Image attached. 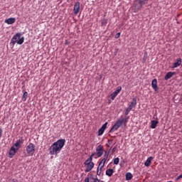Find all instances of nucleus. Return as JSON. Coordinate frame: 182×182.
I'll return each mask as SVG.
<instances>
[{
  "label": "nucleus",
  "mask_w": 182,
  "mask_h": 182,
  "mask_svg": "<svg viewBox=\"0 0 182 182\" xmlns=\"http://www.w3.org/2000/svg\"><path fill=\"white\" fill-rule=\"evenodd\" d=\"M182 60L181 58H178L176 60V62L173 63L172 68L174 69L176 68H178L181 65Z\"/></svg>",
  "instance_id": "9d476101"
},
{
  "label": "nucleus",
  "mask_w": 182,
  "mask_h": 182,
  "mask_svg": "<svg viewBox=\"0 0 182 182\" xmlns=\"http://www.w3.org/2000/svg\"><path fill=\"white\" fill-rule=\"evenodd\" d=\"M174 75H176V73H174V72H168L165 75L164 80H168V79H171V77H173V76H174Z\"/></svg>",
  "instance_id": "ddd939ff"
},
{
  "label": "nucleus",
  "mask_w": 182,
  "mask_h": 182,
  "mask_svg": "<svg viewBox=\"0 0 182 182\" xmlns=\"http://www.w3.org/2000/svg\"><path fill=\"white\" fill-rule=\"evenodd\" d=\"M21 144H23V139L20 138L11 147L9 152V157L12 159L15 154L18 152V150L21 149Z\"/></svg>",
  "instance_id": "f03ea898"
},
{
  "label": "nucleus",
  "mask_w": 182,
  "mask_h": 182,
  "mask_svg": "<svg viewBox=\"0 0 182 182\" xmlns=\"http://www.w3.org/2000/svg\"><path fill=\"white\" fill-rule=\"evenodd\" d=\"M127 122H129V117H126V118L121 117L109 130V133H113L114 132H116V130H118L119 127H120L122 124L126 126V124H127Z\"/></svg>",
  "instance_id": "7ed1b4c3"
},
{
  "label": "nucleus",
  "mask_w": 182,
  "mask_h": 182,
  "mask_svg": "<svg viewBox=\"0 0 182 182\" xmlns=\"http://www.w3.org/2000/svg\"><path fill=\"white\" fill-rule=\"evenodd\" d=\"M157 124H159V121L156 120H152L151 122V129H156V127H157Z\"/></svg>",
  "instance_id": "dca6fc26"
},
{
  "label": "nucleus",
  "mask_w": 182,
  "mask_h": 182,
  "mask_svg": "<svg viewBox=\"0 0 182 182\" xmlns=\"http://www.w3.org/2000/svg\"><path fill=\"white\" fill-rule=\"evenodd\" d=\"M119 161H120V159H119V157L115 158L114 159V164H116V165L119 164Z\"/></svg>",
  "instance_id": "c85d7f7f"
},
{
  "label": "nucleus",
  "mask_w": 182,
  "mask_h": 182,
  "mask_svg": "<svg viewBox=\"0 0 182 182\" xmlns=\"http://www.w3.org/2000/svg\"><path fill=\"white\" fill-rule=\"evenodd\" d=\"M114 56H116V55H117V51H115V52L114 53Z\"/></svg>",
  "instance_id": "ea45409f"
},
{
  "label": "nucleus",
  "mask_w": 182,
  "mask_h": 182,
  "mask_svg": "<svg viewBox=\"0 0 182 182\" xmlns=\"http://www.w3.org/2000/svg\"><path fill=\"white\" fill-rule=\"evenodd\" d=\"M118 38H120V33H117L115 35V39H118Z\"/></svg>",
  "instance_id": "72a5a7b5"
},
{
  "label": "nucleus",
  "mask_w": 182,
  "mask_h": 182,
  "mask_svg": "<svg viewBox=\"0 0 182 182\" xmlns=\"http://www.w3.org/2000/svg\"><path fill=\"white\" fill-rule=\"evenodd\" d=\"M23 42H25V37H21V38H18V40L17 41V44L22 45V43H23Z\"/></svg>",
  "instance_id": "aec40b11"
},
{
  "label": "nucleus",
  "mask_w": 182,
  "mask_h": 182,
  "mask_svg": "<svg viewBox=\"0 0 182 182\" xmlns=\"http://www.w3.org/2000/svg\"><path fill=\"white\" fill-rule=\"evenodd\" d=\"M114 92H115V93L119 95V93H120V92H122V87L121 86L117 87Z\"/></svg>",
  "instance_id": "393cba45"
},
{
  "label": "nucleus",
  "mask_w": 182,
  "mask_h": 182,
  "mask_svg": "<svg viewBox=\"0 0 182 182\" xmlns=\"http://www.w3.org/2000/svg\"><path fill=\"white\" fill-rule=\"evenodd\" d=\"M132 178H133V175L132 174V173L128 172L126 173V180L127 181H129V180H132Z\"/></svg>",
  "instance_id": "6ab92c4d"
},
{
  "label": "nucleus",
  "mask_w": 182,
  "mask_h": 182,
  "mask_svg": "<svg viewBox=\"0 0 182 182\" xmlns=\"http://www.w3.org/2000/svg\"><path fill=\"white\" fill-rule=\"evenodd\" d=\"M117 92H114L111 94V99L112 100H114V99H116V97L117 96Z\"/></svg>",
  "instance_id": "b1692460"
},
{
  "label": "nucleus",
  "mask_w": 182,
  "mask_h": 182,
  "mask_svg": "<svg viewBox=\"0 0 182 182\" xmlns=\"http://www.w3.org/2000/svg\"><path fill=\"white\" fill-rule=\"evenodd\" d=\"M113 173H114V171L112 168L106 171V175L108 176V177H112V176H113Z\"/></svg>",
  "instance_id": "f3484780"
},
{
  "label": "nucleus",
  "mask_w": 182,
  "mask_h": 182,
  "mask_svg": "<svg viewBox=\"0 0 182 182\" xmlns=\"http://www.w3.org/2000/svg\"><path fill=\"white\" fill-rule=\"evenodd\" d=\"M26 151L28 156H33V154H35V144L29 143L28 145L26 146Z\"/></svg>",
  "instance_id": "39448f33"
},
{
  "label": "nucleus",
  "mask_w": 182,
  "mask_h": 182,
  "mask_svg": "<svg viewBox=\"0 0 182 182\" xmlns=\"http://www.w3.org/2000/svg\"><path fill=\"white\" fill-rule=\"evenodd\" d=\"M26 99H28V92H24L22 97L23 102H26Z\"/></svg>",
  "instance_id": "4be33fe9"
},
{
  "label": "nucleus",
  "mask_w": 182,
  "mask_h": 182,
  "mask_svg": "<svg viewBox=\"0 0 182 182\" xmlns=\"http://www.w3.org/2000/svg\"><path fill=\"white\" fill-rule=\"evenodd\" d=\"M107 159H109V152H105V155H104V159L102 160H107Z\"/></svg>",
  "instance_id": "cd10ccee"
},
{
  "label": "nucleus",
  "mask_w": 182,
  "mask_h": 182,
  "mask_svg": "<svg viewBox=\"0 0 182 182\" xmlns=\"http://www.w3.org/2000/svg\"><path fill=\"white\" fill-rule=\"evenodd\" d=\"M105 164H106V161L105 159H102L98 166L100 170L103 169V167H105Z\"/></svg>",
  "instance_id": "a211bd4d"
},
{
  "label": "nucleus",
  "mask_w": 182,
  "mask_h": 182,
  "mask_svg": "<svg viewBox=\"0 0 182 182\" xmlns=\"http://www.w3.org/2000/svg\"><path fill=\"white\" fill-rule=\"evenodd\" d=\"M96 154V153H93L91 156L85 161L87 163H92V161L93 160V156Z\"/></svg>",
  "instance_id": "412c9836"
},
{
  "label": "nucleus",
  "mask_w": 182,
  "mask_h": 182,
  "mask_svg": "<svg viewBox=\"0 0 182 182\" xmlns=\"http://www.w3.org/2000/svg\"><path fill=\"white\" fill-rule=\"evenodd\" d=\"M103 133H105V131L103 129L100 128L98 131V136H102V134H103Z\"/></svg>",
  "instance_id": "a878e982"
},
{
  "label": "nucleus",
  "mask_w": 182,
  "mask_h": 182,
  "mask_svg": "<svg viewBox=\"0 0 182 182\" xmlns=\"http://www.w3.org/2000/svg\"><path fill=\"white\" fill-rule=\"evenodd\" d=\"M146 60H147V53H145L144 55L143 63H144L146 62Z\"/></svg>",
  "instance_id": "7c9ffc66"
},
{
  "label": "nucleus",
  "mask_w": 182,
  "mask_h": 182,
  "mask_svg": "<svg viewBox=\"0 0 182 182\" xmlns=\"http://www.w3.org/2000/svg\"><path fill=\"white\" fill-rule=\"evenodd\" d=\"M149 2V0H136L134 3V6L136 11L141 9L143 5H146Z\"/></svg>",
  "instance_id": "20e7f679"
},
{
  "label": "nucleus",
  "mask_w": 182,
  "mask_h": 182,
  "mask_svg": "<svg viewBox=\"0 0 182 182\" xmlns=\"http://www.w3.org/2000/svg\"><path fill=\"white\" fill-rule=\"evenodd\" d=\"M151 86L154 90H158L159 87H157V79H154L151 82Z\"/></svg>",
  "instance_id": "2eb2a0df"
},
{
  "label": "nucleus",
  "mask_w": 182,
  "mask_h": 182,
  "mask_svg": "<svg viewBox=\"0 0 182 182\" xmlns=\"http://www.w3.org/2000/svg\"><path fill=\"white\" fill-rule=\"evenodd\" d=\"M65 143L66 139H58L57 141L54 142L50 147V154H51V156L59 154L62 149H63Z\"/></svg>",
  "instance_id": "f257e3e1"
},
{
  "label": "nucleus",
  "mask_w": 182,
  "mask_h": 182,
  "mask_svg": "<svg viewBox=\"0 0 182 182\" xmlns=\"http://www.w3.org/2000/svg\"><path fill=\"white\" fill-rule=\"evenodd\" d=\"M96 154L97 156V157H102V156H103V153H105V149L103 145H98L96 147Z\"/></svg>",
  "instance_id": "423d86ee"
},
{
  "label": "nucleus",
  "mask_w": 182,
  "mask_h": 182,
  "mask_svg": "<svg viewBox=\"0 0 182 182\" xmlns=\"http://www.w3.org/2000/svg\"><path fill=\"white\" fill-rule=\"evenodd\" d=\"M114 151H116V147H114V148L112 149V153H114Z\"/></svg>",
  "instance_id": "4c0bfd02"
},
{
  "label": "nucleus",
  "mask_w": 182,
  "mask_h": 182,
  "mask_svg": "<svg viewBox=\"0 0 182 182\" xmlns=\"http://www.w3.org/2000/svg\"><path fill=\"white\" fill-rule=\"evenodd\" d=\"M180 178H182V173L176 178V180L178 181Z\"/></svg>",
  "instance_id": "e433bc0d"
},
{
  "label": "nucleus",
  "mask_w": 182,
  "mask_h": 182,
  "mask_svg": "<svg viewBox=\"0 0 182 182\" xmlns=\"http://www.w3.org/2000/svg\"><path fill=\"white\" fill-rule=\"evenodd\" d=\"M19 38H21V33H17L11 38L10 45H12V46H14L15 43H18V41L19 40Z\"/></svg>",
  "instance_id": "0eeeda50"
},
{
  "label": "nucleus",
  "mask_w": 182,
  "mask_h": 182,
  "mask_svg": "<svg viewBox=\"0 0 182 182\" xmlns=\"http://www.w3.org/2000/svg\"><path fill=\"white\" fill-rule=\"evenodd\" d=\"M112 142H113V140L109 139L107 144H106V147H110V146H112Z\"/></svg>",
  "instance_id": "bb28decb"
},
{
  "label": "nucleus",
  "mask_w": 182,
  "mask_h": 182,
  "mask_svg": "<svg viewBox=\"0 0 182 182\" xmlns=\"http://www.w3.org/2000/svg\"><path fill=\"white\" fill-rule=\"evenodd\" d=\"M107 128V122H105L101 127V129H102V130L105 131L106 129Z\"/></svg>",
  "instance_id": "c756f323"
},
{
  "label": "nucleus",
  "mask_w": 182,
  "mask_h": 182,
  "mask_svg": "<svg viewBox=\"0 0 182 182\" xmlns=\"http://www.w3.org/2000/svg\"><path fill=\"white\" fill-rule=\"evenodd\" d=\"M85 182H90V178L89 177L85 178Z\"/></svg>",
  "instance_id": "c9c22d12"
},
{
  "label": "nucleus",
  "mask_w": 182,
  "mask_h": 182,
  "mask_svg": "<svg viewBox=\"0 0 182 182\" xmlns=\"http://www.w3.org/2000/svg\"><path fill=\"white\" fill-rule=\"evenodd\" d=\"M131 111H132L131 109H129V108H127L125 111L126 116H127V114H129V113H130Z\"/></svg>",
  "instance_id": "473e14b6"
},
{
  "label": "nucleus",
  "mask_w": 182,
  "mask_h": 182,
  "mask_svg": "<svg viewBox=\"0 0 182 182\" xmlns=\"http://www.w3.org/2000/svg\"><path fill=\"white\" fill-rule=\"evenodd\" d=\"M154 159V157L153 156H150L149 157L146 161L144 163V166H146V167H150L151 164V160H153Z\"/></svg>",
  "instance_id": "4468645a"
},
{
  "label": "nucleus",
  "mask_w": 182,
  "mask_h": 182,
  "mask_svg": "<svg viewBox=\"0 0 182 182\" xmlns=\"http://www.w3.org/2000/svg\"><path fill=\"white\" fill-rule=\"evenodd\" d=\"M16 21V18H9L5 20V23H7V25H12L14 23H15V22Z\"/></svg>",
  "instance_id": "f8f14e48"
},
{
  "label": "nucleus",
  "mask_w": 182,
  "mask_h": 182,
  "mask_svg": "<svg viewBox=\"0 0 182 182\" xmlns=\"http://www.w3.org/2000/svg\"><path fill=\"white\" fill-rule=\"evenodd\" d=\"M2 133H4V131L2 130V128H0V139L2 137Z\"/></svg>",
  "instance_id": "f704fd0d"
},
{
  "label": "nucleus",
  "mask_w": 182,
  "mask_h": 182,
  "mask_svg": "<svg viewBox=\"0 0 182 182\" xmlns=\"http://www.w3.org/2000/svg\"><path fill=\"white\" fill-rule=\"evenodd\" d=\"M73 11L75 15H77L79 14V11H80V2L77 1L75 3Z\"/></svg>",
  "instance_id": "1a4fd4ad"
},
{
  "label": "nucleus",
  "mask_w": 182,
  "mask_h": 182,
  "mask_svg": "<svg viewBox=\"0 0 182 182\" xmlns=\"http://www.w3.org/2000/svg\"><path fill=\"white\" fill-rule=\"evenodd\" d=\"M84 164L86 166L85 173H89L92 171L93 167H95V164L93 162H86L85 161Z\"/></svg>",
  "instance_id": "6e6552de"
},
{
  "label": "nucleus",
  "mask_w": 182,
  "mask_h": 182,
  "mask_svg": "<svg viewBox=\"0 0 182 182\" xmlns=\"http://www.w3.org/2000/svg\"><path fill=\"white\" fill-rule=\"evenodd\" d=\"M97 176H100V174H102V170H100V167L97 168Z\"/></svg>",
  "instance_id": "2f4dec72"
},
{
  "label": "nucleus",
  "mask_w": 182,
  "mask_h": 182,
  "mask_svg": "<svg viewBox=\"0 0 182 182\" xmlns=\"http://www.w3.org/2000/svg\"><path fill=\"white\" fill-rule=\"evenodd\" d=\"M136 105H137V100L136 98H133L132 102L127 107L129 110H132L134 107H136Z\"/></svg>",
  "instance_id": "9b49d317"
},
{
  "label": "nucleus",
  "mask_w": 182,
  "mask_h": 182,
  "mask_svg": "<svg viewBox=\"0 0 182 182\" xmlns=\"http://www.w3.org/2000/svg\"><path fill=\"white\" fill-rule=\"evenodd\" d=\"M70 43L68 41H65V45H69Z\"/></svg>",
  "instance_id": "58836bf2"
},
{
  "label": "nucleus",
  "mask_w": 182,
  "mask_h": 182,
  "mask_svg": "<svg viewBox=\"0 0 182 182\" xmlns=\"http://www.w3.org/2000/svg\"><path fill=\"white\" fill-rule=\"evenodd\" d=\"M101 25L102 26H106V25H107V19L102 18L101 21Z\"/></svg>",
  "instance_id": "5701e85b"
}]
</instances>
